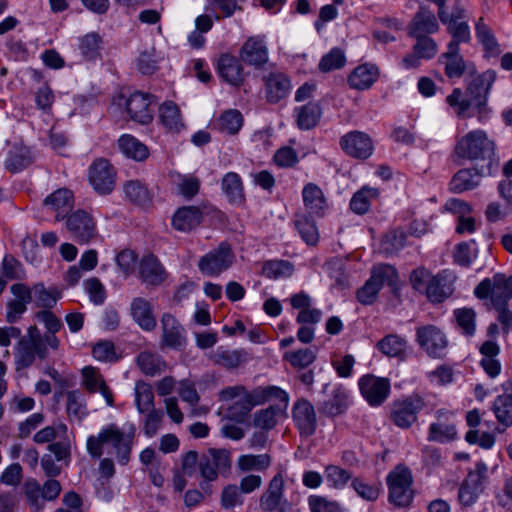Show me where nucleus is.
Here are the masks:
<instances>
[{
  "mask_svg": "<svg viewBox=\"0 0 512 512\" xmlns=\"http://www.w3.org/2000/svg\"><path fill=\"white\" fill-rule=\"evenodd\" d=\"M27 504L32 512H40L44 507V497L41 485L35 479H29L23 486Z\"/></svg>",
  "mask_w": 512,
  "mask_h": 512,
  "instance_id": "nucleus-49",
  "label": "nucleus"
},
{
  "mask_svg": "<svg viewBox=\"0 0 512 512\" xmlns=\"http://www.w3.org/2000/svg\"><path fill=\"white\" fill-rule=\"evenodd\" d=\"M434 275L424 267L414 269L410 274V283L416 291L427 296Z\"/></svg>",
  "mask_w": 512,
  "mask_h": 512,
  "instance_id": "nucleus-64",
  "label": "nucleus"
},
{
  "mask_svg": "<svg viewBox=\"0 0 512 512\" xmlns=\"http://www.w3.org/2000/svg\"><path fill=\"white\" fill-rule=\"evenodd\" d=\"M446 102L454 109V112L459 118L469 117L468 110L474 106L470 98H463V93L460 88L453 89L452 93L446 97Z\"/></svg>",
  "mask_w": 512,
  "mask_h": 512,
  "instance_id": "nucleus-60",
  "label": "nucleus"
},
{
  "mask_svg": "<svg viewBox=\"0 0 512 512\" xmlns=\"http://www.w3.org/2000/svg\"><path fill=\"white\" fill-rule=\"evenodd\" d=\"M83 386L90 393L99 392L104 397L108 406L114 405L113 393L106 384V381L100 371L92 366L82 369Z\"/></svg>",
  "mask_w": 512,
  "mask_h": 512,
  "instance_id": "nucleus-26",
  "label": "nucleus"
},
{
  "mask_svg": "<svg viewBox=\"0 0 512 512\" xmlns=\"http://www.w3.org/2000/svg\"><path fill=\"white\" fill-rule=\"evenodd\" d=\"M477 40L483 47L485 57H497L501 53L500 45L493 30L488 26L483 17H480L475 24Z\"/></svg>",
  "mask_w": 512,
  "mask_h": 512,
  "instance_id": "nucleus-32",
  "label": "nucleus"
},
{
  "mask_svg": "<svg viewBox=\"0 0 512 512\" xmlns=\"http://www.w3.org/2000/svg\"><path fill=\"white\" fill-rule=\"evenodd\" d=\"M219 399L228 403L226 415L229 419L241 422L251 409L259 405L254 398V390L248 392L242 385L229 386L219 392Z\"/></svg>",
  "mask_w": 512,
  "mask_h": 512,
  "instance_id": "nucleus-6",
  "label": "nucleus"
},
{
  "mask_svg": "<svg viewBox=\"0 0 512 512\" xmlns=\"http://www.w3.org/2000/svg\"><path fill=\"white\" fill-rule=\"evenodd\" d=\"M266 97L271 103H277L289 92L291 85L289 79L281 73H271L265 78Z\"/></svg>",
  "mask_w": 512,
  "mask_h": 512,
  "instance_id": "nucleus-35",
  "label": "nucleus"
},
{
  "mask_svg": "<svg viewBox=\"0 0 512 512\" xmlns=\"http://www.w3.org/2000/svg\"><path fill=\"white\" fill-rule=\"evenodd\" d=\"M292 419L301 436L313 435L317 427L314 406L306 399H299L292 408Z\"/></svg>",
  "mask_w": 512,
  "mask_h": 512,
  "instance_id": "nucleus-14",
  "label": "nucleus"
},
{
  "mask_svg": "<svg viewBox=\"0 0 512 512\" xmlns=\"http://www.w3.org/2000/svg\"><path fill=\"white\" fill-rule=\"evenodd\" d=\"M262 512H291V505L284 499V479L276 474L269 482L267 489L259 499Z\"/></svg>",
  "mask_w": 512,
  "mask_h": 512,
  "instance_id": "nucleus-11",
  "label": "nucleus"
},
{
  "mask_svg": "<svg viewBox=\"0 0 512 512\" xmlns=\"http://www.w3.org/2000/svg\"><path fill=\"white\" fill-rule=\"evenodd\" d=\"M240 59L251 66L261 68L269 59L268 47L261 36L249 37L239 52Z\"/></svg>",
  "mask_w": 512,
  "mask_h": 512,
  "instance_id": "nucleus-18",
  "label": "nucleus"
},
{
  "mask_svg": "<svg viewBox=\"0 0 512 512\" xmlns=\"http://www.w3.org/2000/svg\"><path fill=\"white\" fill-rule=\"evenodd\" d=\"M490 88V82L487 81L485 75H476L473 77L466 92L481 114L486 111L487 95Z\"/></svg>",
  "mask_w": 512,
  "mask_h": 512,
  "instance_id": "nucleus-33",
  "label": "nucleus"
},
{
  "mask_svg": "<svg viewBox=\"0 0 512 512\" xmlns=\"http://www.w3.org/2000/svg\"><path fill=\"white\" fill-rule=\"evenodd\" d=\"M378 196V189L365 186L352 196L350 208L354 213L363 215L368 212L371 201L377 199Z\"/></svg>",
  "mask_w": 512,
  "mask_h": 512,
  "instance_id": "nucleus-44",
  "label": "nucleus"
},
{
  "mask_svg": "<svg viewBox=\"0 0 512 512\" xmlns=\"http://www.w3.org/2000/svg\"><path fill=\"white\" fill-rule=\"evenodd\" d=\"M243 124V117L238 110H227L217 120V127L221 132L234 135L238 133Z\"/></svg>",
  "mask_w": 512,
  "mask_h": 512,
  "instance_id": "nucleus-54",
  "label": "nucleus"
},
{
  "mask_svg": "<svg viewBox=\"0 0 512 512\" xmlns=\"http://www.w3.org/2000/svg\"><path fill=\"white\" fill-rule=\"evenodd\" d=\"M492 410L499 424L505 428L510 427L512 425V394L499 395L493 403Z\"/></svg>",
  "mask_w": 512,
  "mask_h": 512,
  "instance_id": "nucleus-48",
  "label": "nucleus"
},
{
  "mask_svg": "<svg viewBox=\"0 0 512 512\" xmlns=\"http://www.w3.org/2000/svg\"><path fill=\"white\" fill-rule=\"evenodd\" d=\"M371 277L379 284L381 288L383 285H388L392 290L397 289L399 283V276L396 269L388 264H381L372 269Z\"/></svg>",
  "mask_w": 512,
  "mask_h": 512,
  "instance_id": "nucleus-52",
  "label": "nucleus"
},
{
  "mask_svg": "<svg viewBox=\"0 0 512 512\" xmlns=\"http://www.w3.org/2000/svg\"><path fill=\"white\" fill-rule=\"evenodd\" d=\"M222 190L230 203L241 205L245 200L244 188L240 176L229 172L222 179Z\"/></svg>",
  "mask_w": 512,
  "mask_h": 512,
  "instance_id": "nucleus-39",
  "label": "nucleus"
},
{
  "mask_svg": "<svg viewBox=\"0 0 512 512\" xmlns=\"http://www.w3.org/2000/svg\"><path fill=\"white\" fill-rule=\"evenodd\" d=\"M123 190L129 201L137 205L146 206L152 201L149 189L140 180L127 181L123 186Z\"/></svg>",
  "mask_w": 512,
  "mask_h": 512,
  "instance_id": "nucleus-43",
  "label": "nucleus"
},
{
  "mask_svg": "<svg viewBox=\"0 0 512 512\" xmlns=\"http://www.w3.org/2000/svg\"><path fill=\"white\" fill-rule=\"evenodd\" d=\"M49 345L40 338V330L36 325L27 328L26 334L21 336L14 348L16 370H24L32 366L35 360H45L49 355Z\"/></svg>",
  "mask_w": 512,
  "mask_h": 512,
  "instance_id": "nucleus-3",
  "label": "nucleus"
},
{
  "mask_svg": "<svg viewBox=\"0 0 512 512\" xmlns=\"http://www.w3.org/2000/svg\"><path fill=\"white\" fill-rule=\"evenodd\" d=\"M411 471L403 465L396 466L387 475L388 501L397 508L409 507L414 498Z\"/></svg>",
  "mask_w": 512,
  "mask_h": 512,
  "instance_id": "nucleus-5",
  "label": "nucleus"
},
{
  "mask_svg": "<svg viewBox=\"0 0 512 512\" xmlns=\"http://www.w3.org/2000/svg\"><path fill=\"white\" fill-rule=\"evenodd\" d=\"M358 385L362 396L371 406L382 404L390 392L389 380L374 375L362 376Z\"/></svg>",
  "mask_w": 512,
  "mask_h": 512,
  "instance_id": "nucleus-13",
  "label": "nucleus"
},
{
  "mask_svg": "<svg viewBox=\"0 0 512 512\" xmlns=\"http://www.w3.org/2000/svg\"><path fill=\"white\" fill-rule=\"evenodd\" d=\"M482 175L477 169H461L451 179L450 189L454 193H462L476 188L481 182Z\"/></svg>",
  "mask_w": 512,
  "mask_h": 512,
  "instance_id": "nucleus-36",
  "label": "nucleus"
},
{
  "mask_svg": "<svg viewBox=\"0 0 512 512\" xmlns=\"http://www.w3.org/2000/svg\"><path fill=\"white\" fill-rule=\"evenodd\" d=\"M474 293L479 299L490 298L498 311V320L502 324H508L511 312L507 302L512 298V275L507 277L497 273L492 278H485L476 286Z\"/></svg>",
  "mask_w": 512,
  "mask_h": 512,
  "instance_id": "nucleus-2",
  "label": "nucleus"
},
{
  "mask_svg": "<svg viewBox=\"0 0 512 512\" xmlns=\"http://www.w3.org/2000/svg\"><path fill=\"white\" fill-rule=\"evenodd\" d=\"M417 341L432 357H441L448 345V341L443 332L433 325L418 328Z\"/></svg>",
  "mask_w": 512,
  "mask_h": 512,
  "instance_id": "nucleus-15",
  "label": "nucleus"
},
{
  "mask_svg": "<svg viewBox=\"0 0 512 512\" xmlns=\"http://www.w3.org/2000/svg\"><path fill=\"white\" fill-rule=\"evenodd\" d=\"M66 228L80 244H87L98 236L96 221L85 210L71 213L66 219Z\"/></svg>",
  "mask_w": 512,
  "mask_h": 512,
  "instance_id": "nucleus-9",
  "label": "nucleus"
},
{
  "mask_svg": "<svg viewBox=\"0 0 512 512\" xmlns=\"http://www.w3.org/2000/svg\"><path fill=\"white\" fill-rule=\"evenodd\" d=\"M324 475L328 483L335 489L344 488L351 480L350 472L337 465H327Z\"/></svg>",
  "mask_w": 512,
  "mask_h": 512,
  "instance_id": "nucleus-63",
  "label": "nucleus"
},
{
  "mask_svg": "<svg viewBox=\"0 0 512 512\" xmlns=\"http://www.w3.org/2000/svg\"><path fill=\"white\" fill-rule=\"evenodd\" d=\"M33 159V155L29 148L20 146L15 147L12 151H10L8 159L6 161V167L12 171L16 172L23 168H26Z\"/></svg>",
  "mask_w": 512,
  "mask_h": 512,
  "instance_id": "nucleus-57",
  "label": "nucleus"
},
{
  "mask_svg": "<svg viewBox=\"0 0 512 512\" xmlns=\"http://www.w3.org/2000/svg\"><path fill=\"white\" fill-rule=\"evenodd\" d=\"M151 104V97L148 94L136 92L126 101V109L133 121L147 124L153 118Z\"/></svg>",
  "mask_w": 512,
  "mask_h": 512,
  "instance_id": "nucleus-24",
  "label": "nucleus"
},
{
  "mask_svg": "<svg viewBox=\"0 0 512 512\" xmlns=\"http://www.w3.org/2000/svg\"><path fill=\"white\" fill-rule=\"evenodd\" d=\"M303 202L310 214L322 216L327 208L323 191L314 183H308L302 191Z\"/></svg>",
  "mask_w": 512,
  "mask_h": 512,
  "instance_id": "nucleus-34",
  "label": "nucleus"
},
{
  "mask_svg": "<svg viewBox=\"0 0 512 512\" xmlns=\"http://www.w3.org/2000/svg\"><path fill=\"white\" fill-rule=\"evenodd\" d=\"M130 315L137 325L145 331H152L157 326L152 304L144 297H135L132 299Z\"/></svg>",
  "mask_w": 512,
  "mask_h": 512,
  "instance_id": "nucleus-22",
  "label": "nucleus"
},
{
  "mask_svg": "<svg viewBox=\"0 0 512 512\" xmlns=\"http://www.w3.org/2000/svg\"><path fill=\"white\" fill-rule=\"evenodd\" d=\"M284 409L279 406H270L254 414V426L263 430H270L277 424L278 418Z\"/></svg>",
  "mask_w": 512,
  "mask_h": 512,
  "instance_id": "nucleus-53",
  "label": "nucleus"
},
{
  "mask_svg": "<svg viewBox=\"0 0 512 512\" xmlns=\"http://www.w3.org/2000/svg\"><path fill=\"white\" fill-rule=\"evenodd\" d=\"M66 412L69 419L77 421H81L87 415L85 400L78 391L66 393Z\"/></svg>",
  "mask_w": 512,
  "mask_h": 512,
  "instance_id": "nucleus-51",
  "label": "nucleus"
},
{
  "mask_svg": "<svg viewBox=\"0 0 512 512\" xmlns=\"http://www.w3.org/2000/svg\"><path fill=\"white\" fill-rule=\"evenodd\" d=\"M136 365L148 377L158 376L167 368V363L161 355L148 350L142 351L137 355Z\"/></svg>",
  "mask_w": 512,
  "mask_h": 512,
  "instance_id": "nucleus-31",
  "label": "nucleus"
},
{
  "mask_svg": "<svg viewBox=\"0 0 512 512\" xmlns=\"http://www.w3.org/2000/svg\"><path fill=\"white\" fill-rule=\"evenodd\" d=\"M496 143L485 130L475 129L458 139L455 154L468 160H491L495 155Z\"/></svg>",
  "mask_w": 512,
  "mask_h": 512,
  "instance_id": "nucleus-4",
  "label": "nucleus"
},
{
  "mask_svg": "<svg viewBox=\"0 0 512 512\" xmlns=\"http://www.w3.org/2000/svg\"><path fill=\"white\" fill-rule=\"evenodd\" d=\"M321 110L317 103L310 102L296 110L298 126L301 129H311L319 121Z\"/></svg>",
  "mask_w": 512,
  "mask_h": 512,
  "instance_id": "nucleus-50",
  "label": "nucleus"
},
{
  "mask_svg": "<svg viewBox=\"0 0 512 512\" xmlns=\"http://www.w3.org/2000/svg\"><path fill=\"white\" fill-rule=\"evenodd\" d=\"M254 398H256V402L259 405L269 401L273 398L278 399L282 404V409H286L289 401L288 394L279 387L276 386H268V387H259L254 389Z\"/></svg>",
  "mask_w": 512,
  "mask_h": 512,
  "instance_id": "nucleus-59",
  "label": "nucleus"
},
{
  "mask_svg": "<svg viewBox=\"0 0 512 512\" xmlns=\"http://www.w3.org/2000/svg\"><path fill=\"white\" fill-rule=\"evenodd\" d=\"M60 296V291L55 287L47 289L43 283L33 285V301L44 310L53 308Z\"/></svg>",
  "mask_w": 512,
  "mask_h": 512,
  "instance_id": "nucleus-46",
  "label": "nucleus"
},
{
  "mask_svg": "<svg viewBox=\"0 0 512 512\" xmlns=\"http://www.w3.org/2000/svg\"><path fill=\"white\" fill-rule=\"evenodd\" d=\"M340 146L346 154L358 159H366L373 152L371 138L361 131H352L345 134L340 140Z\"/></svg>",
  "mask_w": 512,
  "mask_h": 512,
  "instance_id": "nucleus-17",
  "label": "nucleus"
},
{
  "mask_svg": "<svg viewBox=\"0 0 512 512\" xmlns=\"http://www.w3.org/2000/svg\"><path fill=\"white\" fill-rule=\"evenodd\" d=\"M159 119L162 125L171 132H179L184 127L180 109L173 102H165L160 106Z\"/></svg>",
  "mask_w": 512,
  "mask_h": 512,
  "instance_id": "nucleus-40",
  "label": "nucleus"
},
{
  "mask_svg": "<svg viewBox=\"0 0 512 512\" xmlns=\"http://www.w3.org/2000/svg\"><path fill=\"white\" fill-rule=\"evenodd\" d=\"M43 205L55 213V220L67 219L74 207L73 192L67 188H60L48 195Z\"/></svg>",
  "mask_w": 512,
  "mask_h": 512,
  "instance_id": "nucleus-19",
  "label": "nucleus"
},
{
  "mask_svg": "<svg viewBox=\"0 0 512 512\" xmlns=\"http://www.w3.org/2000/svg\"><path fill=\"white\" fill-rule=\"evenodd\" d=\"M203 218L201 210L196 206H184L173 215L172 225L181 232H189L200 225Z\"/></svg>",
  "mask_w": 512,
  "mask_h": 512,
  "instance_id": "nucleus-30",
  "label": "nucleus"
},
{
  "mask_svg": "<svg viewBox=\"0 0 512 512\" xmlns=\"http://www.w3.org/2000/svg\"><path fill=\"white\" fill-rule=\"evenodd\" d=\"M135 436L136 427L133 424L119 427L112 423L103 427L98 434L89 436L86 449L92 458L100 459L104 454V447H109L116 461L120 465H127L131 459Z\"/></svg>",
  "mask_w": 512,
  "mask_h": 512,
  "instance_id": "nucleus-1",
  "label": "nucleus"
},
{
  "mask_svg": "<svg viewBox=\"0 0 512 512\" xmlns=\"http://www.w3.org/2000/svg\"><path fill=\"white\" fill-rule=\"evenodd\" d=\"M425 402L418 395H411L401 401H396L391 409L392 422L402 429L410 428L418 419V413L424 408Z\"/></svg>",
  "mask_w": 512,
  "mask_h": 512,
  "instance_id": "nucleus-10",
  "label": "nucleus"
},
{
  "mask_svg": "<svg viewBox=\"0 0 512 512\" xmlns=\"http://www.w3.org/2000/svg\"><path fill=\"white\" fill-rule=\"evenodd\" d=\"M346 63L345 53L340 48H333L327 54H325L320 62V71L327 73L333 70L341 69Z\"/></svg>",
  "mask_w": 512,
  "mask_h": 512,
  "instance_id": "nucleus-61",
  "label": "nucleus"
},
{
  "mask_svg": "<svg viewBox=\"0 0 512 512\" xmlns=\"http://www.w3.org/2000/svg\"><path fill=\"white\" fill-rule=\"evenodd\" d=\"M67 432L68 427L66 424L63 422H56L36 432L33 436V441L37 444H50L57 438L65 436Z\"/></svg>",
  "mask_w": 512,
  "mask_h": 512,
  "instance_id": "nucleus-55",
  "label": "nucleus"
},
{
  "mask_svg": "<svg viewBox=\"0 0 512 512\" xmlns=\"http://www.w3.org/2000/svg\"><path fill=\"white\" fill-rule=\"evenodd\" d=\"M235 255L231 246L222 242L216 249L202 256L198 261L200 272L206 276H219L233 264Z\"/></svg>",
  "mask_w": 512,
  "mask_h": 512,
  "instance_id": "nucleus-7",
  "label": "nucleus"
},
{
  "mask_svg": "<svg viewBox=\"0 0 512 512\" xmlns=\"http://www.w3.org/2000/svg\"><path fill=\"white\" fill-rule=\"evenodd\" d=\"M269 454H243L236 461V468L240 473L265 471L271 466Z\"/></svg>",
  "mask_w": 512,
  "mask_h": 512,
  "instance_id": "nucleus-37",
  "label": "nucleus"
},
{
  "mask_svg": "<svg viewBox=\"0 0 512 512\" xmlns=\"http://www.w3.org/2000/svg\"><path fill=\"white\" fill-rule=\"evenodd\" d=\"M117 172L105 158L95 159L88 169V180L100 195L110 194L116 185Z\"/></svg>",
  "mask_w": 512,
  "mask_h": 512,
  "instance_id": "nucleus-8",
  "label": "nucleus"
},
{
  "mask_svg": "<svg viewBox=\"0 0 512 512\" xmlns=\"http://www.w3.org/2000/svg\"><path fill=\"white\" fill-rule=\"evenodd\" d=\"M379 77V68L370 63L360 64L348 75V84L355 90L369 89Z\"/></svg>",
  "mask_w": 512,
  "mask_h": 512,
  "instance_id": "nucleus-28",
  "label": "nucleus"
},
{
  "mask_svg": "<svg viewBox=\"0 0 512 512\" xmlns=\"http://www.w3.org/2000/svg\"><path fill=\"white\" fill-rule=\"evenodd\" d=\"M447 30L452 36L448 45H456L460 48V43H468L471 40L470 27L465 21H456L454 17L449 19Z\"/></svg>",
  "mask_w": 512,
  "mask_h": 512,
  "instance_id": "nucleus-56",
  "label": "nucleus"
},
{
  "mask_svg": "<svg viewBox=\"0 0 512 512\" xmlns=\"http://www.w3.org/2000/svg\"><path fill=\"white\" fill-rule=\"evenodd\" d=\"M218 72L221 78L233 86H239L245 79L243 67L238 58L222 54L218 59Z\"/></svg>",
  "mask_w": 512,
  "mask_h": 512,
  "instance_id": "nucleus-27",
  "label": "nucleus"
},
{
  "mask_svg": "<svg viewBox=\"0 0 512 512\" xmlns=\"http://www.w3.org/2000/svg\"><path fill=\"white\" fill-rule=\"evenodd\" d=\"M454 281L455 276L448 271H442L434 275L433 281L428 289L427 298L434 303L444 301L453 293Z\"/></svg>",
  "mask_w": 512,
  "mask_h": 512,
  "instance_id": "nucleus-29",
  "label": "nucleus"
},
{
  "mask_svg": "<svg viewBox=\"0 0 512 512\" xmlns=\"http://www.w3.org/2000/svg\"><path fill=\"white\" fill-rule=\"evenodd\" d=\"M139 277L149 286H159L167 278V273L158 258L152 254L144 256L139 263Z\"/></svg>",
  "mask_w": 512,
  "mask_h": 512,
  "instance_id": "nucleus-21",
  "label": "nucleus"
},
{
  "mask_svg": "<svg viewBox=\"0 0 512 512\" xmlns=\"http://www.w3.org/2000/svg\"><path fill=\"white\" fill-rule=\"evenodd\" d=\"M262 273L271 279L288 277L293 273V265L285 260L267 261L262 267Z\"/></svg>",
  "mask_w": 512,
  "mask_h": 512,
  "instance_id": "nucleus-62",
  "label": "nucleus"
},
{
  "mask_svg": "<svg viewBox=\"0 0 512 512\" xmlns=\"http://www.w3.org/2000/svg\"><path fill=\"white\" fill-rule=\"evenodd\" d=\"M35 318L44 324L46 332L44 334L40 333V338L45 341L50 347V350L57 352L60 350L61 341L56 336V333L60 331L62 328L61 320L52 313L49 309L41 310L36 312Z\"/></svg>",
  "mask_w": 512,
  "mask_h": 512,
  "instance_id": "nucleus-23",
  "label": "nucleus"
},
{
  "mask_svg": "<svg viewBox=\"0 0 512 512\" xmlns=\"http://www.w3.org/2000/svg\"><path fill=\"white\" fill-rule=\"evenodd\" d=\"M377 348L387 357L403 359L406 355L407 343L402 337L389 334L378 341Z\"/></svg>",
  "mask_w": 512,
  "mask_h": 512,
  "instance_id": "nucleus-42",
  "label": "nucleus"
},
{
  "mask_svg": "<svg viewBox=\"0 0 512 512\" xmlns=\"http://www.w3.org/2000/svg\"><path fill=\"white\" fill-rule=\"evenodd\" d=\"M161 347L181 349L186 344L185 330L179 321L170 313L161 317Z\"/></svg>",
  "mask_w": 512,
  "mask_h": 512,
  "instance_id": "nucleus-16",
  "label": "nucleus"
},
{
  "mask_svg": "<svg viewBox=\"0 0 512 512\" xmlns=\"http://www.w3.org/2000/svg\"><path fill=\"white\" fill-rule=\"evenodd\" d=\"M439 61L444 64L445 74L449 78H459L468 69L471 74L475 72L474 65L466 63L460 55V48L454 44L447 46V51L440 56Z\"/></svg>",
  "mask_w": 512,
  "mask_h": 512,
  "instance_id": "nucleus-20",
  "label": "nucleus"
},
{
  "mask_svg": "<svg viewBox=\"0 0 512 512\" xmlns=\"http://www.w3.org/2000/svg\"><path fill=\"white\" fill-rule=\"evenodd\" d=\"M486 471V465L478 463L476 469L468 473L458 492V499L461 505L469 507L476 502L483 491L482 481Z\"/></svg>",
  "mask_w": 512,
  "mask_h": 512,
  "instance_id": "nucleus-12",
  "label": "nucleus"
},
{
  "mask_svg": "<svg viewBox=\"0 0 512 512\" xmlns=\"http://www.w3.org/2000/svg\"><path fill=\"white\" fill-rule=\"evenodd\" d=\"M438 418L446 416L447 414L441 411L437 412ZM456 429L452 423L438 421L436 423H432L429 427V441L435 442H448L453 440L456 437Z\"/></svg>",
  "mask_w": 512,
  "mask_h": 512,
  "instance_id": "nucleus-45",
  "label": "nucleus"
},
{
  "mask_svg": "<svg viewBox=\"0 0 512 512\" xmlns=\"http://www.w3.org/2000/svg\"><path fill=\"white\" fill-rule=\"evenodd\" d=\"M135 405L139 413L155 408V396L150 383L143 380L135 382L134 387Z\"/></svg>",
  "mask_w": 512,
  "mask_h": 512,
  "instance_id": "nucleus-41",
  "label": "nucleus"
},
{
  "mask_svg": "<svg viewBox=\"0 0 512 512\" xmlns=\"http://www.w3.org/2000/svg\"><path fill=\"white\" fill-rule=\"evenodd\" d=\"M316 357V350L312 348L286 351L283 354V360L287 361L295 369H305L309 367L315 362Z\"/></svg>",
  "mask_w": 512,
  "mask_h": 512,
  "instance_id": "nucleus-47",
  "label": "nucleus"
},
{
  "mask_svg": "<svg viewBox=\"0 0 512 512\" xmlns=\"http://www.w3.org/2000/svg\"><path fill=\"white\" fill-rule=\"evenodd\" d=\"M118 148L126 157L136 161H143L149 156L147 146L130 134L118 139Z\"/></svg>",
  "mask_w": 512,
  "mask_h": 512,
  "instance_id": "nucleus-38",
  "label": "nucleus"
},
{
  "mask_svg": "<svg viewBox=\"0 0 512 512\" xmlns=\"http://www.w3.org/2000/svg\"><path fill=\"white\" fill-rule=\"evenodd\" d=\"M439 25L434 13L421 7L414 15L408 26V34L411 37H424L438 31Z\"/></svg>",
  "mask_w": 512,
  "mask_h": 512,
  "instance_id": "nucleus-25",
  "label": "nucleus"
},
{
  "mask_svg": "<svg viewBox=\"0 0 512 512\" xmlns=\"http://www.w3.org/2000/svg\"><path fill=\"white\" fill-rule=\"evenodd\" d=\"M351 486L357 495L366 501H376L381 492L380 483H370L360 477L354 478Z\"/></svg>",
  "mask_w": 512,
  "mask_h": 512,
  "instance_id": "nucleus-58",
  "label": "nucleus"
}]
</instances>
